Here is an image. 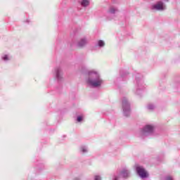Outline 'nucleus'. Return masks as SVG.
<instances>
[{
    "instance_id": "obj_1",
    "label": "nucleus",
    "mask_w": 180,
    "mask_h": 180,
    "mask_svg": "<svg viewBox=\"0 0 180 180\" xmlns=\"http://www.w3.org/2000/svg\"><path fill=\"white\" fill-rule=\"evenodd\" d=\"M86 75L89 77L86 79V83L90 86L98 88V86H101L103 84V79L101 77V72L96 69L88 70L86 72Z\"/></svg>"
},
{
    "instance_id": "obj_2",
    "label": "nucleus",
    "mask_w": 180,
    "mask_h": 180,
    "mask_svg": "<svg viewBox=\"0 0 180 180\" xmlns=\"http://www.w3.org/2000/svg\"><path fill=\"white\" fill-rule=\"evenodd\" d=\"M154 130H155V126L154 124H147L139 131V136L140 137L150 136V134L154 133Z\"/></svg>"
},
{
    "instance_id": "obj_3",
    "label": "nucleus",
    "mask_w": 180,
    "mask_h": 180,
    "mask_svg": "<svg viewBox=\"0 0 180 180\" xmlns=\"http://www.w3.org/2000/svg\"><path fill=\"white\" fill-rule=\"evenodd\" d=\"M129 176H130V170L123 169L120 173L115 174L112 180H123L124 178H129Z\"/></svg>"
},
{
    "instance_id": "obj_4",
    "label": "nucleus",
    "mask_w": 180,
    "mask_h": 180,
    "mask_svg": "<svg viewBox=\"0 0 180 180\" xmlns=\"http://www.w3.org/2000/svg\"><path fill=\"white\" fill-rule=\"evenodd\" d=\"M136 171L138 174L139 176L142 179H146V178H148V172L143 167V166L137 165L136 167Z\"/></svg>"
},
{
    "instance_id": "obj_5",
    "label": "nucleus",
    "mask_w": 180,
    "mask_h": 180,
    "mask_svg": "<svg viewBox=\"0 0 180 180\" xmlns=\"http://www.w3.org/2000/svg\"><path fill=\"white\" fill-rule=\"evenodd\" d=\"M150 9H151V11H165V9H167V6L162 1H158L156 4H153L150 6Z\"/></svg>"
},
{
    "instance_id": "obj_6",
    "label": "nucleus",
    "mask_w": 180,
    "mask_h": 180,
    "mask_svg": "<svg viewBox=\"0 0 180 180\" xmlns=\"http://www.w3.org/2000/svg\"><path fill=\"white\" fill-rule=\"evenodd\" d=\"M122 109L124 116H130V103H129L127 99L123 100Z\"/></svg>"
},
{
    "instance_id": "obj_7",
    "label": "nucleus",
    "mask_w": 180,
    "mask_h": 180,
    "mask_svg": "<svg viewBox=\"0 0 180 180\" xmlns=\"http://www.w3.org/2000/svg\"><path fill=\"white\" fill-rule=\"evenodd\" d=\"M86 44H88V39L85 37L80 38L77 42V46L79 49H84Z\"/></svg>"
},
{
    "instance_id": "obj_8",
    "label": "nucleus",
    "mask_w": 180,
    "mask_h": 180,
    "mask_svg": "<svg viewBox=\"0 0 180 180\" xmlns=\"http://www.w3.org/2000/svg\"><path fill=\"white\" fill-rule=\"evenodd\" d=\"M56 79L61 81L63 79V70L60 68L55 69Z\"/></svg>"
},
{
    "instance_id": "obj_9",
    "label": "nucleus",
    "mask_w": 180,
    "mask_h": 180,
    "mask_svg": "<svg viewBox=\"0 0 180 180\" xmlns=\"http://www.w3.org/2000/svg\"><path fill=\"white\" fill-rule=\"evenodd\" d=\"M118 11L119 10L117 9V8L110 7L108 11V15H115V13H116V12H118Z\"/></svg>"
},
{
    "instance_id": "obj_10",
    "label": "nucleus",
    "mask_w": 180,
    "mask_h": 180,
    "mask_svg": "<svg viewBox=\"0 0 180 180\" xmlns=\"http://www.w3.org/2000/svg\"><path fill=\"white\" fill-rule=\"evenodd\" d=\"M97 47H100V49H102L103 47H105V43L103 40H98L97 41V43L96 44Z\"/></svg>"
},
{
    "instance_id": "obj_11",
    "label": "nucleus",
    "mask_w": 180,
    "mask_h": 180,
    "mask_svg": "<svg viewBox=\"0 0 180 180\" xmlns=\"http://www.w3.org/2000/svg\"><path fill=\"white\" fill-rule=\"evenodd\" d=\"M90 1L89 0H81L80 4L84 7L86 8V6H89Z\"/></svg>"
},
{
    "instance_id": "obj_12",
    "label": "nucleus",
    "mask_w": 180,
    "mask_h": 180,
    "mask_svg": "<svg viewBox=\"0 0 180 180\" xmlns=\"http://www.w3.org/2000/svg\"><path fill=\"white\" fill-rule=\"evenodd\" d=\"M82 153H83V154H85V153H88V148L86 146H82L80 148Z\"/></svg>"
},
{
    "instance_id": "obj_13",
    "label": "nucleus",
    "mask_w": 180,
    "mask_h": 180,
    "mask_svg": "<svg viewBox=\"0 0 180 180\" xmlns=\"http://www.w3.org/2000/svg\"><path fill=\"white\" fill-rule=\"evenodd\" d=\"M2 60H4V61H8L11 60V57H9L8 55H4L2 56Z\"/></svg>"
},
{
    "instance_id": "obj_14",
    "label": "nucleus",
    "mask_w": 180,
    "mask_h": 180,
    "mask_svg": "<svg viewBox=\"0 0 180 180\" xmlns=\"http://www.w3.org/2000/svg\"><path fill=\"white\" fill-rule=\"evenodd\" d=\"M93 180H102V177L100 175H95Z\"/></svg>"
},
{
    "instance_id": "obj_15",
    "label": "nucleus",
    "mask_w": 180,
    "mask_h": 180,
    "mask_svg": "<svg viewBox=\"0 0 180 180\" xmlns=\"http://www.w3.org/2000/svg\"><path fill=\"white\" fill-rule=\"evenodd\" d=\"M84 117L82 115H79L77 118V122H80L82 120H83Z\"/></svg>"
},
{
    "instance_id": "obj_16",
    "label": "nucleus",
    "mask_w": 180,
    "mask_h": 180,
    "mask_svg": "<svg viewBox=\"0 0 180 180\" xmlns=\"http://www.w3.org/2000/svg\"><path fill=\"white\" fill-rule=\"evenodd\" d=\"M148 109H149L150 110H153V109H154V105L153 104H149L148 105Z\"/></svg>"
},
{
    "instance_id": "obj_17",
    "label": "nucleus",
    "mask_w": 180,
    "mask_h": 180,
    "mask_svg": "<svg viewBox=\"0 0 180 180\" xmlns=\"http://www.w3.org/2000/svg\"><path fill=\"white\" fill-rule=\"evenodd\" d=\"M166 180H173V179H172V177L167 176V177H166Z\"/></svg>"
},
{
    "instance_id": "obj_18",
    "label": "nucleus",
    "mask_w": 180,
    "mask_h": 180,
    "mask_svg": "<svg viewBox=\"0 0 180 180\" xmlns=\"http://www.w3.org/2000/svg\"><path fill=\"white\" fill-rule=\"evenodd\" d=\"M108 20H110V18H108Z\"/></svg>"
}]
</instances>
